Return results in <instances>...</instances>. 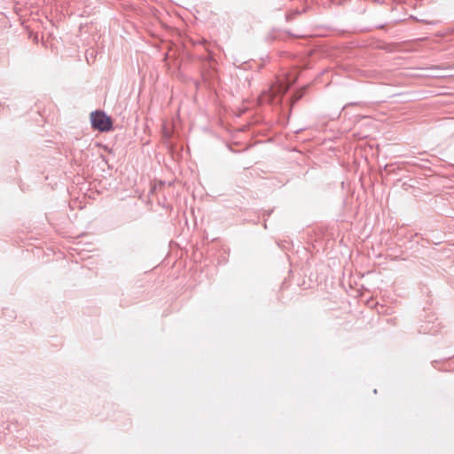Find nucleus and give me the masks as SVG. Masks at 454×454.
<instances>
[{
  "label": "nucleus",
  "mask_w": 454,
  "mask_h": 454,
  "mask_svg": "<svg viewBox=\"0 0 454 454\" xmlns=\"http://www.w3.org/2000/svg\"><path fill=\"white\" fill-rule=\"evenodd\" d=\"M275 97H276V92L269 90V91H266L263 94H262V96L260 97V101L262 103L272 104L275 100Z\"/></svg>",
  "instance_id": "nucleus-2"
},
{
  "label": "nucleus",
  "mask_w": 454,
  "mask_h": 454,
  "mask_svg": "<svg viewBox=\"0 0 454 454\" xmlns=\"http://www.w3.org/2000/svg\"><path fill=\"white\" fill-rule=\"evenodd\" d=\"M90 121L93 129L105 132L109 131L113 127V121L102 111H94L90 114Z\"/></svg>",
  "instance_id": "nucleus-1"
},
{
  "label": "nucleus",
  "mask_w": 454,
  "mask_h": 454,
  "mask_svg": "<svg viewBox=\"0 0 454 454\" xmlns=\"http://www.w3.org/2000/svg\"><path fill=\"white\" fill-rule=\"evenodd\" d=\"M164 136H165L166 138H168L170 137V134L167 130H165L164 131Z\"/></svg>",
  "instance_id": "nucleus-3"
}]
</instances>
